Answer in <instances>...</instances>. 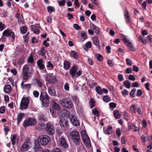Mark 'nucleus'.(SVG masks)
<instances>
[{"label":"nucleus","instance_id":"35","mask_svg":"<svg viewBox=\"0 0 152 152\" xmlns=\"http://www.w3.org/2000/svg\"><path fill=\"white\" fill-rule=\"evenodd\" d=\"M93 43L95 45L97 46L96 48H98V50L100 49V46L99 45V41L98 39H94Z\"/></svg>","mask_w":152,"mask_h":152},{"label":"nucleus","instance_id":"22","mask_svg":"<svg viewBox=\"0 0 152 152\" xmlns=\"http://www.w3.org/2000/svg\"><path fill=\"white\" fill-rule=\"evenodd\" d=\"M79 39L82 41H84L87 38V35L86 33L84 31H83L82 33H79Z\"/></svg>","mask_w":152,"mask_h":152},{"label":"nucleus","instance_id":"61","mask_svg":"<svg viewBox=\"0 0 152 152\" xmlns=\"http://www.w3.org/2000/svg\"><path fill=\"white\" fill-rule=\"evenodd\" d=\"M117 135L119 137H120L121 135V131L120 129H117L116 131Z\"/></svg>","mask_w":152,"mask_h":152},{"label":"nucleus","instance_id":"13","mask_svg":"<svg viewBox=\"0 0 152 152\" xmlns=\"http://www.w3.org/2000/svg\"><path fill=\"white\" fill-rule=\"evenodd\" d=\"M78 68L75 65H73L69 70L70 75L72 77H75V76L76 72H77Z\"/></svg>","mask_w":152,"mask_h":152},{"label":"nucleus","instance_id":"23","mask_svg":"<svg viewBox=\"0 0 152 152\" xmlns=\"http://www.w3.org/2000/svg\"><path fill=\"white\" fill-rule=\"evenodd\" d=\"M48 92L50 95L55 96H56V91L53 88L49 87L48 89Z\"/></svg>","mask_w":152,"mask_h":152},{"label":"nucleus","instance_id":"7","mask_svg":"<svg viewBox=\"0 0 152 152\" xmlns=\"http://www.w3.org/2000/svg\"><path fill=\"white\" fill-rule=\"evenodd\" d=\"M29 102V99L28 97H23L20 103V109L21 110L26 109L28 107Z\"/></svg>","mask_w":152,"mask_h":152},{"label":"nucleus","instance_id":"21","mask_svg":"<svg viewBox=\"0 0 152 152\" xmlns=\"http://www.w3.org/2000/svg\"><path fill=\"white\" fill-rule=\"evenodd\" d=\"M25 114L23 113H19L17 116V121L18 125H19L25 115Z\"/></svg>","mask_w":152,"mask_h":152},{"label":"nucleus","instance_id":"24","mask_svg":"<svg viewBox=\"0 0 152 152\" xmlns=\"http://www.w3.org/2000/svg\"><path fill=\"white\" fill-rule=\"evenodd\" d=\"M70 56L75 59L78 58L79 56L77 53L75 51L71 50L70 53Z\"/></svg>","mask_w":152,"mask_h":152},{"label":"nucleus","instance_id":"45","mask_svg":"<svg viewBox=\"0 0 152 152\" xmlns=\"http://www.w3.org/2000/svg\"><path fill=\"white\" fill-rule=\"evenodd\" d=\"M46 51H43L42 50H39L38 51V53L39 55L40 56H44V58H46V56H45V55L46 54Z\"/></svg>","mask_w":152,"mask_h":152},{"label":"nucleus","instance_id":"63","mask_svg":"<svg viewBox=\"0 0 152 152\" xmlns=\"http://www.w3.org/2000/svg\"><path fill=\"white\" fill-rule=\"evenodd\" d=\"M47 67L48 68L51 67V68H53V64L51 63L50 61H49L47 65Z\"/></svg>","mask_w":152,"mask_h":152},{"label":"nucleus","instance_id":"51","mask_svg":"<svg viewBox=\"0 0 152 152\" xmlns=\"http://www.w3.org/2000/svg\"><path fill=\"white\" fill-rule=\"evenodd\" d=\"M126 63L127 65H131L133 63L132 61L129 58H126Z\"/></svg>","mask_w":152,"mask_h":152},{"label":"nucleus","instance_id":"14","mask_svg":"<svg viewBox=\"0 0 152 152\" xmlns=\"http://www.w3.org/2000/svg\"><path fill=\"white\" fill-rule=\"evenodd\" d=\"M60 125L61 129L66 130L69 126L68 121L65 120H60Z\"/></svg>","mask_w":152,"mask_h":152},{"label":"nucleus","instance_id":"48","mask_svg":"<svg viewBox=\"0 0 152 152\" xmlns=\"http://www.w3.org/2000/svg\"><path fill=\"white\" fill-rule=\"evenodd\" d=\"M131 110L134 113H136L137 112V108L135 107V105L134 104H132L130 108Z\"/></svg>","mask_w":152,"mask_h":152},{"label":"nucleus","instance_id":"11","mask_svg":"<svg viewBox=\"0 0 152 152\" xmlns=\"http://www.w3.org/2000/svg\"><path fill=\"white\" fill-rule=\"evenodd\" d=\"M30 138H26V141L21 146L20 149L23 152L27 151L30 148V145L31 144V142L29 141Z\"/></svg>","mask_w":152,"mask_h":152},{"label":"nucleus","instance_id":"41","mask_svg":"<svg viewBox=\"0 0 152 152\" xmlns=\"http://www.w3.org/2000/svg\"><path fill=\"white\" fill-rule=\"evenodd\" d=\"M95 56L96 57L98 61H101L103 60V58L101 54L98 53L96 54Z\"/></svg>","mask_w":152,"mask_h":152},{"label":"nucleus","instance_id":"15","mask_svg":"<svg viewBox=\"0 0 152 152\" xmlns=\"http://www.w3.org/2000/svg\"><path fill=\"white\" fill-rule=\"evenodd\" d=\"M69 119L72 123L74 126H77L80 125V124L79 121L75 116L71 115V117L69 118Z\"/></svg>","mask_w":152,"mask_h":152},{"label":"nucleus","instance_id":"9","mask_svg":"<svg viewBox=\"0 0 152 152\" xmlns=\"http://www.w3.org/2000/svg\"><path fill=\"white\" fill-rule=\"evenodd\" d=\"M61 104L64 108L70 109L72 107L73 103L72 101L68 100L67 99H64L61 101Z\"/></svg>","mask_w":152,"mask_h":152},{"label":"nucleus","instance_id":"56","mask_svg":"<svg viewBox=\"0 0 152 152\" xmlns=\"http://www.w3.org/2000/svg\"><path fill=\"white\" fill-rule=\"evenodd\" d=\"M142 94V91L140 89H138L137 90L136 95L139 97L141 96Z\"/></svg>","mask_w":152,"mask_h":152},{"label":"nucleus","instance_id":"40","mask_svg":"<svg viewBox=\"0 0 152 152\" xmlns=\"http://www.w3.org/2000/svg\"><path fill=\"white\" fill-rule=\"evenodd\" d=\"M96 92L99 94H103L102 90L99 86H97L96 87Z\"/></svg>","mask_w":152,"mask_h":152},{"label":"nucleus","instance_id":"2","mask_svg":"<svg viewBox=\"0 0 152 152\" xmlns=\"http://www.w3.org/2000/svg\"><path fill=\"white\" fill-rule=\"evenodd\" d=\"M70 136L74 143L77 146L80 145L81 140L79 133L76 130H73L70 133Z\"/></svg>","mask_w":152,"mask_h":152},{"label":"nucleus","instance_id":"60","mask_svg":"<svg viewBox=\"0 0 152 152\" xmlns=\"http://www.w3.org/2000/svg\"><path fill=\"white\" fill-rule=\"evenodd\" d=\"M5 109L4 106H2L0 108V113L3 114L5 112Z\"/></svg>","mask_w":152,"mask_h":152},{"label":"nucleus","instance_id":"33","mask_svg":"<svg viewBox=\"0 0 152 152\" xmlns=\"http://www.w3.org/2000/svg\"><path fill=\"white\" fill-rule=\"evenodd\" d=\"M72 99L76 104L78 105L79 104V100L77 96L74 95L72 96Z\"/></svg>","mask_w":152,"mask_h":152},{"label":"nucleus","instance_id":"29","mask_svg":"<svg viewBox=\"0 0 152 152\" xmlns=\"http://www.w3.org/2000/svg\"><path fill=\"white\" fill-rule=\"evenodd\" d=\"M122 41L124 44H127L128 43H129V42H130L126 36L124 34H122Z\"/></svg>","mask_w":152,"mask_h":152},{"label":"nucleus","instance_id":"19","mask_svg":"<svg viewBox=\"0 0 152 152\" xmlns=\"http://www.w3.org/2000/svg\"><path fill=\"white\" fill-rule=\"evenodd\" d=\"M33 81L34 83L37 85L39 87L41 88L42 87L43 82L39 79L35 78L33 80Z\"/></svg>","mask_w":152,"mask_h":152},{"label":"nucleus","instance_id":"30","mask_svg":"<svg viewBox=\"0 0 152 152\" xmlns=\"http://www.w3.org/2000/svg\"><path fill=\"white\" fill-rule=\"evenodd\" d=\"M11 86L10 85H7L6 87H4V90L6 93L9 94L11 91Z\"/></svg>","mask_w":152,"mask_h":152},{"label":"nucleus","instance_id":"28","mask_svg":"<svg viewBox=\"0 0 152 152\" xmlns=\"http://www.w3.org/2000/svg\"><path fill=\"white\" fill-rule=\"evenodd\" d=\"M126 46L129 50L132 51H135V49L131 42H129L127 44Z\"/></svg>","mask_w":152,"mask_h":152},{"label":"nucleus","instance_id":"42","mask_svg":"<svg viewBox=\"0 0 152 152\" xmlns=\"http://www.w3.org/2000/svg\"><path fill=\"white\" fill-rule=\"evenodd\" d=\"M124 84L126 88H129L130 87L131 83L128 80H126L124 82Z\"/></svg>","mask_w":152,"mask_h":152},{"label":"nucleus","instance_id":"54","mask_svg":"<svg viewBox=\"0 0 152 152\" xmlns=\"http://www.w3.org/2000/svg\"><path fill=\"white\" fill-rule=\"evenodd\" d=\"M5 24H3L1 22H0V31L3 30L5 28Z\"/></svg>","mask_w":152,"mask_h":152},{"label":"nucleus","instance_id":"53","mask_svg":"<svg viewBox=\"0 0 152 152\" xmlns=\"http://www.w3.org/2000/svg\"><path fill=\"white\" fill-rule=\"evenodd\" d=\"M121 92L123 96L128 95L129 94L128 91L126 89L124 90Z\"/></svg>","mask_w":152,"mask_h":152},{"label":"nucleus","instance_id":"16","mask_svg":"<svg viewBox=\"0 0 152 152\" xmlns=\"http://www.w3.org/2000/svg\"><path fill=\"white\" fill-rule=\"evenodd\" d=\"M124 16L126 23L127 24L130 23H131L130 17L128 11L126 10H125L124 12Z\"/></svg>","mask_w":152,"mask_h":152},{"label":"nucleus","instance_id":"58","mask_svg":"<svg viewBox=\"0 0 152 152\" xmlns=\"http://www.w3.org/2000/svg\"><path fill=\"white\" fill-rule=\"evenodd\" d=\"M51 152H62V151L60 149L56 148L53 149L51 150Z\"/></svg>","mask_w":152,"mask_h":152},{"label":"nucleus","instance_id":"57","mask_svg":"<svg viewBox=\"0 0 152 152\" xmlns=\"http://www.w3.org/2000/svg\"><path fill=\"white\" fill-rule=\"evenodd\" d=\"M65 0H62L58 2V4L59 6L63 7L65 5Z\"/></svg>","mask_w":152,"mask_h":152},{"label":"nucleus","instance_id":"44","mask_svg":"<svg viewBox=\"0 0 152 152\" xmlns=\"http://www.w3.org/2000/svg\"><path fill=\"white\" fill-rule=\"evenodd\" d=\"M92 112L93 114L96 115L97 116H98L99 115V111L96 108H95L93 109L92 110Z\"/></svg>","mask_w":152,"mask_h":152},{"label":"nucleus","instance_id":"8","mask_svg":"<svg viewBox=\"0 0 152 152\" xmlns=\"http://www.w3.org/2000/svg\"><path fill=\"white\" fill-rule=\"evenodd\" d=\"M58 142L59 144L61 147L66 149L68 147L66 134L64 136H61L59 138Z\"/></svg>","mask_w":152,"mask_h":152},{"label":"nucleus","instance_id":"46","mask_svg":"<svg viewBox=\"0 0 152 152\" xmlns=\"http://www.w3.org/2000/svg\"><path fill=\"white\" fill-rule=\"evenodd\" d=\"M18 19V23L20 24L23 23L24 22L22 15H20V17Z\"/></svg>","mask_w":152,"mask_h":152},{"label":"nucleus","instance_id":"5","mask_svg":"<svg viewBox=\"0 0 152 152\" xmlns=\"http://www.w3.org/2000/svg\"><path fill=\"white\" fill-rule=\"evenodd\" d=\"M38 140L39 144L43 146L47 145L50 141V137L47 135H40Z\"/></svg>","mask_w":152,"mask_h":152},{"label":"nucleus","instance_id":"18","mask_svg":"<svg viewBox=\"0 0 152 152\" xmlns=\"http://www.w3.org/2000/svg\"><path fill=\"white\" fill-rule=\"evenodd\" d=\"M43 60L42 59L40 58L38 60L37 64L40 69L42 70L45 68V65L43 64Z\"/></svg>","mask_w":152,"mask_h":152},{"label":"nucleus","instance_id":"59","mask_svg":"<svg viewBox=\"0 0 152 152\" xmlns=\"http://www.w3.org/2000/svg\"><path fill=\"white\" fill-rule=\"evenodd\" d=\"M147 39L150 43H152V35H148L147 37Z\"/></svg>","mask_w":152,"mask_h":152},{"label":"nucleus","instance_id":"39","mask_svg":"<svg viewBox=\"0 0 152 152\" xmlns=\"http://www.w3.org/2000/svg\"><path fill=\"white\" fill-rule=\"evenodd\" d=\"M24 56H22L19 59V60L17 62V63L18 65H20L21 64L24 63Z\"/></svg>","mask_w":152,"mask_h":152},{"label":"nucleus","instance_id":"36","mask_svg":"<svg viewBox=\"0 0 152 152\" xmlns=\"http://www.w3.org/2000/svg\"><path fill=\"white\" fill-rule=\"evenodd\" d=\"M113 115L114 117L117 119H119L121 117V115L119 113L118 110H116L113 112Z\"/></svg>","mask_w":152,"mask_h":152},{"label":"nucleus","instance_id":"32","mask_svg":"<svg viewBox=\"0 0 152 152\" xmlns=\"http://www.w3.org/2000/svg\"><path fill=\"white\" fill-rule=\"evenodd\" d=\"M95 102L93 98L91 99L89 102V106L91 108H92L95 106Z\"/></svg>","mask_w":152,"mask_h":152},{"label":"nucleus","instance_id":"27","mask_svg":"<svg viewBox=\"0 0 152 152\" xmlns=\"http://www.w3.org/2000/svg\"><path fill=\"white\" fill-rule=\"evenodd\" d=\"M31 28L34 33L36 34H38L39 33L40 30L37 26H36L34 25H32Z\"/></svg>","mask_w":152,"mask_h":152},{"label":"nucleus","instance_id":"4","mask_svg":"<svg viewBox=\"0 0 152 152\" xmlns=\"http://www.w3.org/2000/svg\"><path fill=\"white\" fill-rule=\"evenodd\" d=\"M40 99L42 102L43 106L46 107L48 106L50 98L46 92H42L40 96Z\"/></svg>","mask_w":152,"mask_h":152},{"label":"nucleus","instance_id":"64","mask_svg":"<svg viewBox=\"0 0 152 152\" xmlns=\"http://www.w3.org/2000/svg\"><path fill=\"white\" fill-rule=\"evenodd\" d=\"M109 105L110 107L114 108L116 107V104L115 103L112 102L110 103Z\"/></svg>","mask_w":152,"mask_h":152},{"label":"nucleus","instance_id":"43","mask_svg":"<svg viewBox=\"0 0 152 152\" xmlns=\"http://www.w3.org/2000/svg\"><path fill=\"white\" fill-rule=\"evenodd\" d=\"M56 132L57 136L59 137L63 133V131L61 129H60L59 128H57L56 129Z\"/></svg>","mask_w":152,"mask_h":152},{"label":"nucleus","instance_id":"12","mask_svg":"<svg viewBox=\"0 0 152 152\" xmlns=\"http://www.w3.org/2000/svg\"><path fill=\"white\" fill-rule=\"evenodd\" d=\"M45 130L47 133L50 135H53L54 133V127L52 124L50 123H48L46 127L45 128Z\"/></svg>","mask_w":152,"mask_h":152},{"label":"nucleus","instance_id":"55","mask_svg":"<svg viewBox=\"0 0 152 152\" xmlns=\"http://www.w3.org/2000/svg\"><path fill=\"white\" fill-rule=\"evenodd\" d=\"M91 42L88 41L85 44V46L87 48H91Z\"/></svg>","mask_w":152,"mask_h":152},{"label":"nucleus","instance_id":"17","mask_svg":"<svg viewBox=\"0 0 152 152\" xmlns=\"http://www.w3.org/2000/svg\"><path fill=\"white\" fill-rule=\"evenodd\" d=\"M10 139L12 141V144L13 145H15L16 142H18L19 140L18 137L15 134L12 135Z\"/></svg>","mask_w":152,"mask_h":152},{"label":"nucleus","instance_id":"20","mask_svg":"<svg viewBox=\"0 0 152 152\" xmlns=\"http://www.w3.org/2000/svg\"><path fill=\"white\" fill-rule=\"evenodd\" d=\"M40 144L39 143V142H35L34 143V145L33 147V148L35 151H39L41 150L42 148L40 146Z\"/></svg>","mask_w":152,"mask_h":152},{"label":"nucleus","instance_id":"34","mask_svg":"<svg viewBox=\"0 0 152 152\" xmlns=\"http://www.w3.org/2000/svg\"><path fill=\"white\" fill-rule=\"evenodd\" d=\"M47 11L49 13H51L53 12H55V9L53 7L49 6L47 7Z\"/></svg>","mask_w":152,"mask_h":152},{"label":"nucleus","instance_id":"31","mask_svg":"<svg viewBox=\"0 0 152 152\" xmlns=\"http://www.w3.org/2000/svg\"><path fill=\"white\" fill-rule=\"evenodd\" d=\"M20 32L22 34H25L27 31V26H22V27H20Z\"/></svg>","mask_w":152,"mask_h":152},{"label":"nucleus","instance_id":"49","mask_svg":"<svg viewBox=\"0 0 152 152\" xmlns=\"http://www.w3.org/2000/svg\"><path fill=\"white\" fill-rule=\"evenodd\" d=\"M27 60L28 62L33 63L34 62V58L33 56L32 55H30Z\"/></svg>","mask_w":152,"mask_h":152},{"label":"nucleus","instance_id":"50","mask_svg":"<svg viewBox=\"0 0 152 152\" xmlns=\"http://www.w3.org/2000/svg\"><path fill=\"white\" fill-rule=\"evenodd\" d=\"M132 129H133L134 132H137L139 131V128L133 124H132Z\"/></svg>","mask_w":152,"mask_h":152},{"label":"nucleus","instance_id":"3","mask_svg":"<svg viewBox=\"0 0 152 152\" xmlns=\"http://www.w3.org/2000/svg\"><path fill=\"white\" fill-rule=\"evenodd\" d=\"M5 37H10L13 39H14L15 38L14 32L9 29H7L3 32L2 36L0 39L2 42H4L7 40Z\"/></svg>","mask_w":152,"mask_h":152},{"label":"nucleus","instance_id":"10","mask_svg":"<svg viewBox=\"0 0 152 152\" xmlns=\"http://www.w3.org/2000/svg\"><path fill=\"white\" fill-rule=\"evenodd\" d=\"M36 123V120L33 118H29L24 121L23 125L24 127L28 126H34Z\"/></svg>","mask_w":152,"mask_h":152},{"label":"nucleus","instance_id":"25","mask_svg":"<svg viewBox=\"0 0 152 152\" xmlns=\"http://www.w3.org/2000/svg\"><path fill=\"white\" fill-rule=\"evenodd\" d=\"M64 68L66 70L69 69L70 68V62L68 61L65 60L64 63Z\"/></svg>","mask_w":152,"mask_h":152},{"label":"nucleus","instance_id":"37","mask_svg":"<svg viewBox=\"0 0 152 152\" xmlns=\"http://www.w3.org/2000/svg\"><path fill=\"white\" fill-rule=\"evenodd\" d=\"M39 120L41 121L45 122L47 121V118L43 114H40L39 116Z\"/></svg>","mask_w":152,"mask_h":152},{"label":"nucleus","instance_id":"38","mask_svg":"<svg viewBox=\"0 0 152 152\" xmlns=\"http://www.w3.org/2000/svg\"><path fill=\"white\" fill-rule=\"evenodd\" d=\"M53 108L56 110L60 109V106L57 104L55 101H53Z\"/></svg>","mask_w":152,"mask_h":152},{"label":"nucleus","instance_id":"26","mask_svg":"<svg viewBox=\"0 0 152 152\" xmlns=\"http://www.w3.org/2000/svg\"><path fill=\"white\" fill-rule=\"evenodd\" d=\"M112 127L110 125L108 126V128L104 131V133L106 134H110L112 132Z\"/></svg>","mask_w":152,"mask_h":152},{"label":"nucleus","instance_id":"52","mask_svg":"<svg viewBox=\"0 0 152 152\" xmlns=\"http://www.w3.org/2000/svg\"><path fill=\"white\" fill-rule=\"evenodd\" d=\"M136 90V89L135 88H133L132 90L131 91L130 94V96L133 97L135 96V95L134 94L135 93V92Z\"/></svg>","mask_w":152,"mask_h":152},{"label":"nucleus","instance_id":"62","mask_svg":"<svg viewBox=\"0 0 152 152\" xmlns=\"http://www.w3.org/2000/svg\"><path fill=\"white\" fill-rule=\"evenodd\" d=\"M93 30H94V31L95 33L97 34H99L100 32L99 30V28L97 27L96 26L95 28H94Z\"/></svg>","mask_w":152,"mask_h":152},{"label":"nucleus","instance_id":"1","mask_svg":"<svg viewBox=\"0 0 152 152\" xmlns=\"http://www.w3.org/2000/svg\"><path fill=\"white\" fill-rule=\"evenodd\" d=\"M34 70L33 69H30L28 65L23 66L22 69V77L23 80L26 81L29 79L33 75Z\"/></svg>","mask_w":152,"mask_h":152},{"label":"nucleus","instance_id":"6","mask_svg":"<svg viewBox=\"0 0 152 152\" xmlns=\"http://www.w3.org/2000/svg\"><path fill=\"white\" fill-rule=\"evenodd\" d=\"M81 134L83 141L85 145L87 146H89L90 145V140L86 133V131L84 130H82L81 132Z\"/></svg>","mask_w":152,"mask_h":152},{"label":"nucleus","instance_id":"47","mask_svg":"<svg viewBox=\"0 0 152 152\" xmlns=\"http://www.w3.org/2000/svg\"><path fill=\"white\" fill-rule=\"evenodd\" d=\"M103 100L106 102H108L111 101V99L108 96H105L103 97Z\"/></svg>","mask_w":152,"mask_h":152}]
</instances>
